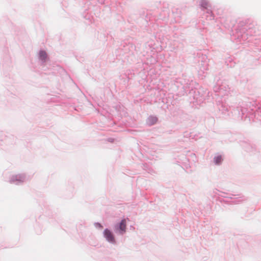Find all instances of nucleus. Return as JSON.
<instances>
[{"label":"nucleus","mask_w":261,"mask_h":261,"mask_svg":"<svg viewBox=\"0 0 261 261\" xmlns=\"http://www.w3.org/2000/svg\"><path fill=\"white\" fill-rule=\"evenodd\" d=\"M104 235L107 240L110 242H114V237L112 232L108 229H106L104 231Z\"/></svg>","instance_id":"1"},{"label":"nucleus","mask_w":261,"mask_h":261,"mask_svg":"<svg viewBox=\"0 0 261 261\" xmlns=\"http://www.w3.org/2000/svg\"><path fill=\"white\" fill-rule=\"evenodd\" d=\"M119 228L121 233H123L125 232L126 228V220L123 219L119 224Z\"/></svg>","instance_id":"2"},{"label":"nucleus","mask_w":261,"mask_h":261,"mask_svg":"<svg viewBox=\"0 0 261 261\" xmlns=\"http://www.w3.org/2000/svg\"><path fill=\"white\" fill-rule=\"evenodd\" d=\"M39 58L42 60H45L47 58V54L45 51H40L39 53Z\"/></svg>","instance_id":"3"},{"label":"nucleus","mask_w":261,"mask_h":261,"mask_svg":"<svg viewBox=\"0 0 261 261\" xmlns=\"http://www.w3.org/2000/svg\"><path fill=\"white\" fill-rule=\"evenodd\" d=\"M222 159L221 156H220V155L217 156V157H216L215 158V162L216 164H220L222 162Z\"/></svg>","instance_id":"4"},{"label":"nucleus","mask_w":261,"mask_h":261,"mask_svg":"<svg viewBox=\"0 0 261 261\" xmlns=\"http://www.w3.org/2000/svg\"><path fill=\"white\" fill-rule=\"evenodd\" d=\"M149 120H152V123H151V124L155 123L157 121V118L156 117H151Z\"/></svg>","instance_id":"5"},{"label":"nucleus","mask_w":261,"mask_h":261,"mask_svg":"<svg viewBox=\"0 0 261 261\" xmlns=\"http://www.w3.org/2000/svg\"><path fill=\"white\" fill-rule=\"evenodd\" d=\"M97 225H98V226L102 227V226H101V225L100 224H97Z\"/></svg>","instance_id":"6"}]
</instances>
